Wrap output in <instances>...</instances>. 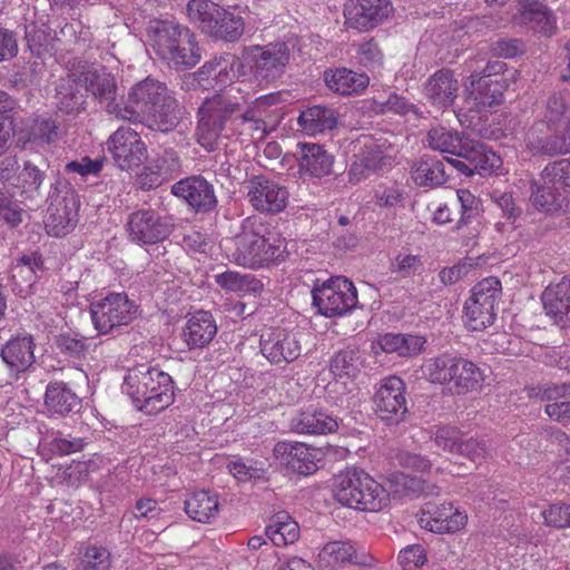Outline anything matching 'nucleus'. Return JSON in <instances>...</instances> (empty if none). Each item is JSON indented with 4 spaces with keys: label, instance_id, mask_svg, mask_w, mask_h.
Here are the masks:
<instances>
[{
    "label": "nucleus",
    "instance_id": "4d7b16f0",
    "mask_svg": "<svg viewBox=\"0 0 570 570\" xmlns=\"http://www.w3.org/2000/svg\"><path fill=\"white\" fill-rule=\"evenodd\" d=\"M146 396L144 404L138 405L139 411L151 415L167 409L174 402L175 397L174 381L171 376L168 374L164 380H161L160 389H158L157 385H154L153 392L148 393Z\"/></svg>",
    "mask_w": 570,
    "mask_h": 570
},
{
    "label": "nucleus",
    "instance_id": "774afa93",
    "mask_svg": "<svg viewBox=\"0 0 570 570\" xmlns=\"http://www.w3.org/2000/svg\"><path fill=\"white\" fill-rule=\"evenodd\" d=\"M26 40L29 50L36 57L41 58L49 51L50 35L43 28L33 23L27 26Z\"/></svg>",
    "mask_w": 570,
    "mask_h": 570
},
{
    "label": "nucleus",
    "instance_id": "393cba45",
    "mask_svg": "<svg viewBox=\"0 0 570 570\" xmlns=\"http://www.w3.org/2000/svg\"><path fill=\"white\" fill-rule=\"evenodd\" d=\"M289 426L298 434L321 435L335 432L338 421L324 410L309 406L297 411L291 419Z\"/></svg>",
    "mask_w": 570,
    "mask_h": 570
},
{
    "label": "nucleus",
    "instance_id": "e2e57ef3",
    "mask_svg": "<svg viewBox=\"0 0 570 570\" xmlns=\"http://www.w3.org/2000/svg\"><path fill=\"white\" fill-rule=\"evenodd\" d=\"M330 371L335 377H355L360 372L357 352L353 348L337 351L330 361Z\"/></svg>",
    "mask_w": 570,
    "mask_h": 570
},
{
    "label": "nucleus",
    "instance_id": "b1692460",
    "mask_svg": "<svg viewBox=\"0 0 570 570\" xmlns=\"http://www.w3.org/2000/svg\"><path fill=\"white\" fill-rule=\"evenodd\" d=\"M561 132L549 137L539 136L542 124H533L529 129L525 144L528 149L534 155L557 156L570 153V111L563 122Z\"/></svg>",
    "mask_w": 570,
    "mask_h": 570
},
{
    "label": "nucleus",
    "instance_id": "423d86ee",
    "mask_svg": "<svg viewBox=\"0 0 570 570\" xmlns=\"http://www.w3.org/2000/svg\"><path fill=\"white\" fill-rule=\"evenodd\" d=\"M166 89L164 82L146 78L131 87L127 99L121 105L118 102L109 104L107 112L119 119L145 124L150 119V115L164 97Z\"/></svg>",
    "mask_w": 570,
    "mask_h": 570
},
{
    "label": "nucleus",
    "instance_id": "6e6d98bb",
    "mask_svg": "<svg viewBox=\"0 0 570 570\" xmlns=\"http://www.w3.org/2000/svg\"><path fill=\"white\" fill-rule=\"evenodd\" d=\"M320 562L325 567H335L342 563H362L350 541L327 542L318 553Z\"/></svg>",
    "mask_w": 570,
    "mask_h": 570
},
{
    "label": "nucleus",
    "instance_id": "7ed1b4c3",
    "mask_svg": "<svg viewBox=\"0 0 570 570\" xmlns=\"http://www.w3.org/2000/svg\"><path fill=\"white\" fill-rule=\"evenodd\" d=\"M147 41L155 53L176 70L193 68L200 61L202 52L195 35L174 20L149 21Z\"/></svg>",
    "mask_w": 570,
    "mask_h": 570
},
{
    "label": "nucleus",
    "instance_id": "a878e982",
    "mask_svg": "<svg viewBox=\"0 0 570 570\" xmlns=\"http://www.w3.org/2000/svg\"><path fill=\"white\" fill-rule=\"evenodd\" d=\"M541 301L546 314L561 327L570 326V278L563 277L559 283L549 285L542 293Z\"/></svg>",
    "mask_w": 570,
    "mask_h": 570
},
{
    "label": "nucleus",
    "instance_id": "a211bd4d",
    "mask_svg": "<svg viewBox=\"0 0 570 570\" xmlns=\"http://www.w3.org/2000/svg\"><path fill=\"white\" fill-rule=\"evenodd\" d=\"M35 342L31 335L16 336L1 348L0 356L8 373L0 377V384L10 383L35 363Z\"/></svg>",
    "mask_w": 570,
    "mask_h": 570
},
{
    "label": "nucleus",
    "instance_id": "ddd939ff",
    "mask_svg": "<svg viewBox=\"0 0 570 570\" xmlns=\"http://www.w3.org/2000/svg\"><path fill=\"white\" fill-rule=\"evenodd\" d=\"M405 390V383L400 377L389 376L374 394L375 413L387 425H399L405 421L409 413Z\"/></svg>",
    "mask_w": 570,
    "mask_h": 570
},
{
    "label": "nucleus",
    "instance_id": "338daca9",
    "mask_svg": "<svg viewBox=\"0 0 570 570\" xmlns=\"http://www.w3.org/2000/svg\"><path fill=\"white\" fill-rule=\"evenodd\" d=\"M55 344L61 354L75 358L83 357L89 350L87 338L75 333L59 334Z\"/></svg>",
    "mask_w": 570,
    "mask_h": 570
},
{
    "label": "nucleus",
    "instance_id": "f3484780",
    "mask_svg": "<svg viewBox=\"0 0 570 570\" xmlns=\"http://www.w3.org/2000/svg\"><path fill=\"white\" fill-rule=\"evenodd\" d=\"M392 13L391 0H351L344 10L348 26L358 30L373 29Z\"/></svg>",
    "mask_w": 570,
    "mask_h": 570
},
{
    "label": "nucleus",
    "instance_id": "f704fd0d",
    "mask_svg": "<svg viewBox=\"0 0 570 570\" xmlns=\"http://www.w3.org/2000/svg\"><path fill=\"white\" fill-rule=\"evenodd\" d=\"M45 406L48 412L66 416L81 407L77 394L63 382H50L45 394Z\"/></svg>",
    "mask_w": 570,
    "mask_h": 570
},
{
    "label": "nucleus",
    "instance_id": "2f4dec72",
    "mask_svg": "<svg viewBox=\"0 0 570 570\" xmlns=\"http://www.w3.org/2000/svg\"><path fill=\"white\" fill-rule=\"evenodd\" d=\"M470 99L479 109H485L499 105L503 99L504 83L501 79L481 77L473 71L470 77Z\"/></svg>",
    "mask_w": 570,
    "mask_h": 570
},
{
    "label": "nucleus",
    "instance_id": "4be33fe9",
    "mask_svg": "<svg viewBox=\"0 0 570 570\" xmlns=\"http://www.w3.org/2000/svg\"><path fill=\"white\" fill-rule=\"evenodd\" d=\"M294 156L302 178L321 179L331 175L334 157L321 145L298 142Z\"/></svg>",
    "mask_w": 570,
    "mask_h": 570
},
{
    "label": "nucleus",
    "instance_id": "0e129e2a",
    "mask_svg": "<svg viewBox=\"0 0 570 570\" xmlns=\"http://www.w3.org/2000/svg\"><path fill=\"white\" fill-rule=\"evenodd\" d=\"M452 206H459L460 218L455 228L460 229L479 217L481 203L470 190L458 189L456 199Z\"/></svg>",
    "mask_w": 570,
    "mask_h": 570
},
{
    "label": "nucleus",
    "instance_id": "f257e3e1",
    "mask_svg": "<svg viewBox=\"0 0 570 570\" xmlns=\"http://www.w3.org/2000/svg\"><path fill=\"white\" fill-rule=\"evenodd\" d=\"M238 86L229 85L219 92L206 98L198 109L197 140L207 148L214 149L217 140L224 135L227 124L240 125V135L252 139H263L266 136V124L261 119L256 108H248L239 117L233 115L245 102V96Z\"/></svg>",
    "mask_w": 570,
    "mask_h": 570
},
{
    "label": "nucleus",
    "instance_id": "052dcab7",
    "mask_svg": "<svg viewBox=\"0 0 570 570\" xmlns=\"http://www.w3.org/2000/svg\"><path fill=\"white\" fill-rule=\"evenodd\" d=\"M217 22L209 37L226 42H236L242 38L245 22L240 16L224 10V14H220Z\"/></svg>",
    "mask_w": 570,
    "mask_h": 570
},
{
    "label": "nucleus",
    "instance_id": "72a5a7b5",
    "mask_svg": "<svg viewBox=\"0 0 570 570\" xmlns=\"http://www.w3.org/2000/svg\"><path fill=\"white\" fill-rule=\"evenodd\" d=\"M520 16L524 23L544 37H551L557 31L554 13L538 0H522L520 2Z\"/></svg>",
    "mask_w": 570,
    "mask_h": 570
},
{
    "label": "nucleus",
    "instance_id": "5fc2aeb1",
    "mask_svg": "<svg viewBox=\"0 0 570 570\" xmlns=\"http://www.w3.org/2000/svg\"><path fill=\"white\" fill-rule=\"evenodd\" d=\"M391 493L395 497H430L439 494V488L425 480L407 474L395 475L391 481Z\"/></svg>",
    "mask_w": 570,
    "mask_h": 570
},
{
    "label": "nucleus",
    "instance_id": "864d4df0",
    "mask_svg": "<svg viewBox=\"0 0 570 570\" xmlns=\"http://www.w3.org/2000/svg\"><path fill=\"white\" fill-rule=\"evenodd\" d=\"M46 179V173L40 170L31 161H26L18 176V181L12 186L20 189V195L26 199L41 200L43 198L42 186Z\"/></svg>",
    "mask_w": 570,
    "mask_h": 570
},
{
    "label": "nucleus",
    "instance_id": "49530a36",
    "mask_svg": "<svg viewBox=\"0 0 570 570\" xmlns=\"http://www.w3.org/2000/svg\"><path fill=\"white\" fill-rule=\"evenodd\" d=\"M40 434V446L52 454L68 455L81 451L85 448V440L49 430L45 424L38 426Z\"/></svg>",
    "mask_w": 570,
    "mask_h": 570
},
{
    "label": "nucleus",
    "instance_id": "8fccbe9b",
    "mask_svg": "<svg viewBox=\"0 0 570 570\" xmlns=\"http://www.w3.org/2000/svg\"><path fill=\"white\" fill-rule=\"evenodd\" d=\"M444 157L442 159L423 156L417 163L414 169L413 178L420 186H440L446 183L450 177L444 164Z\"/></svg>",
    "mask_w": 570,
    "mask_h": 570
},
{
    "label": "nucleus",
    "instance_id": "6ab92c4d",
    "mask_svg": "<svg viewBox=\"0 0 570 570\" xmlns=\"http://www.w3.org/2000/svg\"><path fill=\"white\" fill-rule=\"evenodd\" d=\"M466 519V514L454 509L451 503L428 502L419 523L422 529L434 533H453L464 527Z\"/></svg>",
    "mask_w": 570,
    "mask_h": 570
},
{
    "label": "nucleus",
    "instance_id": "4468645a",
    "mask_svg": "<svg viewBox=\"0 0 570 570\" xmlns=\"http://www.w3.org/2000/svg\"><path fill=\"white\" fill-rule=\"evenodd\" d=\"M246 197L257 212L277 214L286 207L288 191L278 181L257 175L246 181Z\"/></svg>",
    "mask_w": 570,
    "mask_h": 570
},
{
    "label": "nucleus",
    "instance_id": "f03ea898",
    "mask_svg": "<svg viewBox=\"0 0 570 570\" xmlns=\"http://www.w3.org/2000/svg\"><path fill=\"white\" fill-rule=\"evenodd\" d=\"M230 243L232 261L244 267H264L283 262L287 256L286 240L273 230L271 223L256 215L242 222Z\"/></svg>",
    "mask_w": 570,
    "mask_h": 570
},
{
    "label": "nucleus",
    "instance_id": "79ce46f5",
    "mask_svg": "<svg viewBox=\"0 0 570 570\" xmlns=\"http://www.w3.org/2000/svg\"><path fill=\"white\" fill-rule=\"evenodd\" d=\"M484 381L483 371L472 361L459 356L450 389L454 394L463 395L481 387Z\"/></svg>",
    "mask_w": 570,
    "mask_h": 570
},
{
    "label": "nucleus",
    "instance_id": "69168bd1",
    "mask_svg": "<svg viewBox=\"0 0 570 570\" xmlns=\"http://www.w3.org/2000/svg\"><path fill=\"white\" fill-rule=\"evenodd\" d=\"M111 554L108 549L99 546H89L77 566V570H110Z\"/></svg>",
    "mask_w": 570,
    "mask_h": 570
},
{
    "label": "nucleus",
    "instance_id": "de8ad7c7",
    "mask_svg": "<svg viewBox=\"0 0 570 570\" xmlns=\"http://www.w3.org/2000/svg\"><path fill=\"white\" fill-rule=\"evenodd\" d=\"M425 338L420 335L387 333L380 337L379 344L386 353H396L402 357H412L421 353Z\"/></svg>",
    "mask_w": 570,
    "mask_h": 570
},
{
    "label": "nucleus",
    "instance_id": "58836bf2",
    "mask_svg": "<svg viewBox=\"0 0 570 570\" xmlns=\"http://www.w3.org/2000/svg\"><path fill=\"white\" fill-rule=\"evenodd\" d=\"M327 87L340 95H353L363 91L370 83V78L365 73H357L347 68L327 70L324 73Z\"/></svg>",
    "mask_w": 570,
    "mask_h": 570
},
{
    "label": "nucleus",
    "instance_id": "2eb2a0df",
    "mask_svg": "<svg viewBox=\"0 0 570 570\" xmlns=\"http://www.w3.org/2000/svg\"><path fill=\"white\" fill-rule=\"evenodd\" d=\"M115 164L122 170L139 167L147 159V147L130 127L118 128L107 140Z\"/></svg>",
    "mask_w": 570,
    "mask_h": 570
},
{
    "label": "nucleus",
    "instance_id": "f8f14e48",
    "mask_svg": "<svg viewBox=\"0 0 570 570\" xmlns=\"http://www.w3.org/2000/svg\"><path fill=\"white\" fill-rule=\"evenodd\" d=\"M49 206L45 216V228L50 236L62 237L70 233L78 222L79 199L75 190L58 191L51 184Z\"/></svg>",
    "mask_w": 570,
    "mask_h": 570
},
{
    "label": "nucleus",
    "instance_id": "680f3d73",
    "mask_svg": "<svg viewBox=\"0 0 570 570\" xmlns=\"http://www.w3.org/2000/svg\"><path fill=\"white\" fill-rule=\"evenodd\" d=\"M26 216V209L9 188H0V222L10 228L18 227Z\"/></svg>",
    "mask_w": 570,
    "mask_h": 570
},
{
    "label": "nucleus",
    "instance_id": "bf43d9fd",
    "mask_svg": "<svg viewBox=\"0 0 570 570\" xmlns=\"http://www.w3.org/2000/svg\"><path fill=\"white\" fill-rule=\"evenodd\" d=\"M13 142L18 148H24L28 142H31V135L17 129L13 115L0 117V156L4 155Z\"/></svg>",
    "mask_w": 570,
    "mask_h": 570
},
{
    "label": "nucleus",
    "instance_id": "dca6fc26",
    "mask_svg": "<svg viewBox=\"0 0 570 570\" xmlns=\"http://www.w3.org/2000/svg\"><path fill=\"white\" fill-rule=\"evenodd\" d=\"M259 347L268 362L279 366L292 363L302 352L296 335L281 327L265 330L261 334Z\"/></svg>",
    "mask_w": 570,
    "mask_h": 570
},
{
    "label": "nucleus",
    "instance_id": "6e6552de",
    "mask_svg": "<svg viewBox=\"0 0 570 570\" xmlns=\"http://www.w3.org/2000/svg\"><path fill=\"white\" fill-rule=\"evenodd\" d=\"M138 306L125 293H110L90 304V317L99 335H110L129 325Z\"/></svg>",
    "mask_w": 570,
    "mask_h": 570
},
{
    "label": "nucleus",
    "instance_id": "7c9ffc66",
    "mask_svg": "<svg viewBox=\"0 0 570 570\" xmlns=\"http://www.w3.org/2000/svg\"><path fill=\"white\" fill-rule=\"evenodd\" d=\"M79 75L86 94L89 91L95 98L106 101V108L116 102L117 85L114 76L105 68L87 67Z\"/></svg>",
    "mask_w": 570,
    "mask_h": 570
},
{
    "label": "nucleus",
    "instance_id": "c03bdc74",
    "mask_svg": "<svg viewBox=\"0 0 570 570\" xmlns=\"http://www.w3.org/2000/svg\"><path fill=\"white\" fill-rule=\"evenodd\" d=\"M458 358L459 355L448 352L430 357L423 363L422 373L433 384L450 385Z\"/></svg>",
    "mask_w": 570,
    "mask_h": 570
},
{
    "label": "nucleus",
    "instance_id": "20e7f679",
    "mask_svg": "<svg viewBox=\"0 0 570 570\" xmlns=\"http://www.w3.org/2000/svg\"><path fill=\"white\" fill-rule=\"evenodd\" d=\"M333 492L338 503L361 511H380L389 502V492L366 472L354 468L335 475Z\"/></svg>",
    "mask_w": 570,
    "mask_h": 570
},
{
    "label": "nucleus",
    "instance_id": "5701e85b",
    "mask_svg": "<svg viewBox=\"0 0 570 570\" xmlns=\"http://www.w3.org/2000/svg\"><path fill=\"white\" fill-rule=\"evenodd\" d=\"M43 268V261L38 253L22 255L10 267L9 286L14 295L27 298L36 293L37 271Z\"/></svg>",
    "mask_w": 570,
    "mask_h": 570
},
{
    "label": "nucleus",
    "instance_id": "0eeeda50",
    "mask_svg": "<svg viewBox=\"0 0 570 570\" xmlns=\"http://www.w3.org/2000/svg\"><path fill=\"white\" fill-rule=\"evenodd\" d=\"M560 190L570 191V158H561L544 166L540 183L531 181L530 202L539 210H558L561 207Z\"/></svg>",
    "mask_w": 570,
    "mask_h": 570
},
{
    "label": "nucleus",
    "instance_id": "13d9d810",
    "mask_svg": "<svg viewBox=\"0 0 570 570\" xmlns=\"http://www.w3.org/2000/svg\"><path fill=\"white\" fill-rule=\"evenodd\" d=\"M406 191L400 185L380 184L373 190V203L381 209L387 212H396L404 208L406 200Z\"/></svg>",
    "mask_w": 570,
    "mask_h": 570
},
{
    "label": "nucleus",
    "instance_id": "bb28decb",
    "mask_svg": "<svg viewBox=\"0 0 570 570\" xmlns=\"http://www.w3.org/2000/svg\"><path fill=\"white\" fill-rule=\"evenodd\" d=\"M81 82L79 71L69 72L65 78H60L55 96L59 111L72 115L85 110L86 92Z\"/></svg>",
    "mask_w": 570,
    "mask_h": 570
},
{
    "label": "nucleus",
    "instance_id": "cd10ccee",
    "mask_svg": "<svg viewBox=\"0 0 570 570\" xmlns=\"http://www.w3.org/2000/svg\"><path fill=\"white\" fill-rule=\"evenodd\" d=\"M274 452L277 456H286L287 465L299 474H312L318 468L320 450L311 448L305 443H277Z\"/></svg>",
    "mask_w": 570,
    "mask_h": 570
},
{
    "label": "nucleus",
    "instance_id": "09e8293b",
    "mask_svg": "<svg viewBox=\"0 0 570 570\" xmlns=\"http://www.w3.org/2000/svg\"><path fill=\"white\" fill-rule=\"evenodd\" d=\"M468 140L469 138L463 134L445 127L432 128L429 130L426 136V141L431 149L440 153L452 154L458 157L462 154Z\"/></svg>",
    "mask_w": 570,
    "mask_h": 570
},
{
    "label": "nucleus",
    "instance_id": "603ef678",
    "mask_svg": "<svg viewBox=\"0 0 570 570\" xmlns=\"http://www.w3.org/2000/svg\"><path fill=\"white\" fill-rule=\"evenodd\" d=\"M216 284L226 292L257 295L263 289V283L252 274L226 271L214 276Z\"/></svg>",
    "mask_w": 570,
    "mask_h": 570
},
{
    "label": "nucleus",
    "instance_id": "c9c22d12",
    "mask_svg": "<svg viewBox=\"0 0 570 570\" xmlns=\"http://www.w3.org/2000/svg\"><path fill=\"white\" fill-rule=\"evenodd\" d=\"M157 105L155 111L150 115V119L145 125L149 128H156L161 132L171 131L179 125L184 115V108L170 95L168 88Z\"/></svg>",
    "mask_w": 570,
    "mask_h": 570
},
{
    "label": "nucleus",
    "instance_id": "ea45409f",
    "mask_svg": "<svg viewBox=\"0 0 570 570\" xmlns=\"http://www.w3.org/2000/svg\"><path fill=\"white\" fill-rule=\"evenodd\" d=\"M364 150L355 156L348 170L350 181L357 184L366 179L385 165V157L381 147L374 142L365 144Z\"/></svg>",
    "mask_w": 570,
    "mask_h": 570
},
{
    "label": "nucleus",
    "instance_id": "c756f323",
    "mask_svg": "<svg viewBox=\"0 0 570 570\" xmlns=\"http://www.w3.org/2000/svg\"><path fill=\"white\" fill-rule=\"evenodd\" d=\"M217 333V325L209 312L198 311L191 314L183 330V337L190 350L208 345Z\"/></svg>",
    "mask_w": 570,
    "mask_h": 570
},
{
    "label": "nucleus",
    "instance_id": "9d476101",
    "mask_svg": "<svg viewBox=\"0 0 570 570\" xmlns=\"http://www.w3.org/2000/svg\"><path fill=\"white\" fill-rule=\"evenodd\" d=\"M313 305L326 317L343 316L357 305L354 284L345 277L330 278L312 291Z\"/></svg>",
    "mask_w": 570,
    "mask_h": 570
},
{
    "label": "nucleus",
    "instance_id": "c85d7f7f",
    "mask_svg": "<svg viewBox=\"0 0 570 570\" xmlns=\"http://www.w3.org/2000/svg\"><path fill=\"white\" fill-rule=\"evenodd\" d=\"M459 83L453 71L441 69L433 73L424 85V97L439 108L453 105L458 96Z\"/></svg>",
    "mask_w": 570,
    "mask_h": 570
},
{
    "label": "nucleus",
    "instance_id": "39448f33",
    "mask_svg": "<svg viewBox=\"0 0 570 570\" xmlns=\"http://www.w3.org/2000/svg\"><path fill=\"white\" fill-rule=\"evenodd\" d=\"M242 57L255 81L261 86H267L284 76L291 60V50L287 43L276 41L264 46L244 47Z\"/></svg>",
    "mask_w": 570,
    "mask_h": 570
},
{
    "label": "nucleus",
    "instance_id": "37998d69",
    "mask_svg": "<svg viewBox=\"0 0 570 570\" xmlns=\"http://www.w3.org/2000/svg\"><path fill=\"white\" fill-rule=\"evenodd\" d=\"M185 511L193 520L208 523L218 515V495L209 491L194 492L185 501Z\"/></svg>",
    "mask_w": 570,
    "mask_h": 570
},
{
    "label": "nucleus",
    "instance_id": "3c124183",
    "mask_svg": "<svg viewBox=\"0 0 570 570\" xmlns=\"http://www.w3.org/2000/svg\"><path fill=\"white\" fill-rule=\"evenodd\" d=\"M459 158L470 159L473 175H488L500 165V158L495 153L471 139L465 142V147Z\"/></svg>",
    "mask_w": 570,
    "mask_h": 570
},
{
    "label": "nucleus",
    "instance_id": "473e14b6",
    "mask_svg": "<svg viewBox=\"0 0 570 570\" xmlns=\"http://www.w3.org/2000/svg\"><path fill=\"white\" fill-rule=\"evenodd\" d=\"M570 112V96L566 92H554L546 101L542 118L534 124H542L539 136L549 137L558 134L559 127Z\"/></svg>",
    "mask_w": 570,
    "mask_h": 570
},
{
    "label": "nucleus",
    "instance_id": "aec40b11",
    "mask_svg": "<svg viewBox=\"0 0 570 570\" xmlns=\"http://www.w3.org/2000/svg\"><path fill=\"white\" fill-rule=\"evenodd\" d=\"M171 193L197 213H208L217 205L214 186L202 176H191L173 185Z\"/></svg>",
    "mask_w": 570,
    "mask_h": 570
},
{
    "label": "nucleus",
    "instance_id": "412c9836",
    "mask_svg": "<svg viewBox=\"0 0 570 570\" xmlns=\"http://www.w3.org/2000/svg\"><path fill=\"white\" fill-rule=\"evenodd\" d=\"M167 375L168 373L158 367L149 364H138L127 371L122 389L138 409V405L144 404L146 401L147 396L145 395L153 392L154 385L160 389L161 380Z\"/></svg>",
    "mask_w": 570,
    "mask_h": 570
},
{
    "label": "nucleus",
    "instance_id": "a19ab883",
    "mask_svg": "<svg viewBox=\"0 0 570 570\" xmlns=\"http://www.w3.org/2000/svg\"><path fill=\"white\" fill-rule=\"evenodd\" d=\"M265 535L276 547L293 544L299 538V527L287 512L279 511L269 518Z\"/></svg>",
    "mask_w": 570,
    "mask_h": 570
},
{
    "label": "nucleus",
    "instance_id": "1a4fd4ad",
    "mask_svg": "<svg viewBox=\"0 0 570 570\" xmlns=\"http://www.w3.org/2000/svg\"><path fill=\"white\" fill-rule=\"evenodd\" d=\"M500 297L501 282L497 277L484 278L474 285L464 305L465 322L471 331H483L493 324Z\"/></svg>",
    "mask_w": 570,
    "mask_h": 570
},
{
    "label": "nucleus",
    "instance_id": "e433bc0d",
    "mask_svg": "<svg viewBox=\"0 0 570 570\" xmlns=\"http://www.w3.org/2000/svg\"><path fill=\"white\" fill-rule=\"evenodd\" d=\"M235 67L237 69L243 67L242 61L236 56L219 57L206 62L195 75L199 85L207 89L214 87V82L218 85L230 79L229 71L235 76Z\"/></svg>",
    "mask_w": 570,
    "mask_h": 570
},
{
    "label": "nucleus",
    "instance_id": "a18cd8bd",
    "mask_svg": "<svg viewBox=\"0 0 570 570\" xmlns=\"http://www.w3.org/2000/svg\"><path fill=\"white\" fill-rule=\"evenodd\" d=\"M186 11L189 21L208 36L216 28L217 19L220 18V14H224V9L210 0H190L187 3Z\"/></svg>",
    "mask_w": 570,
    "mask_h": 570
},
{
    "label": "nucleus",
    "instance_id": "9b49d317",
    "mask_svg": "<svg viewBox=\"0 0 570 570\" xmlns=\"http://www.w3.org/2000/svg\"><path fill=\"white\" fill-rule=\"evenodd\" d=\"M128 237L139 245H154L165 240L173 232L170 216H163L150 207L132 212L127 219Z\"/></svg>",
    "mask_w": 570,
    "mask_h": 570
},
{
    "label": "nucleus",
    "instance_id": "4c0bfd02",
    "mask_svg": "<svg viewBox=\"0 0 570 570\" xmlns=\"http://www.w3.org/2000/svg\"><path fill=\"white\" fill-rule=\"evenodd\" d=\"M337 112L326 106H312L301 111L297 122L307 135H316L332 130L337 126Z\"/></svg>",
    "mask_w": 570,
    "mask_h": 570
}]
</instances>
